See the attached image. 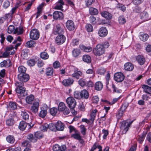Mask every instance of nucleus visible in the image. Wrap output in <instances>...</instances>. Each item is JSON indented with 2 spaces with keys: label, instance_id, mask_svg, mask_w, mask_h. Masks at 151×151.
<instances>
[{
  "label": "nucleus",
  "instance_id": "nucleus-1",
  "mask_svg": "<svg viewBox=\"0 0 151 151\" xmlns=\"http://www.w3.org/2000/svg\"><path fill=\"white\" fill-rule=\"evenodd\" d=\"M15 84L16 87L15 91L18 96L23 97L27 95V93L25 88L23 86V83L16 82Z\"/></svg>",
  "mask_w": 151,
  "mask_h": 151
},
{
  "label": "nucleus",
  "instance_id": "nucleus-2",
  "mask_svg": "<svg viewBox=\"0 0 151 151\" xmlns=\"http://www.w3.org/2000/svg\"><path fill=\"white\" fill-rule=\"evenodd\" d=\"M133 121L128 122V121H123L120 123V127L123 134H125L128 131L129 128L133 122Z\"/></svg>",
  "mask_w": 151,
  "mask_h": 151
},
{
  "label": "nucleus",
  "instance_id": "nucleus-3",
  "mask_svg": "<svg viewBox=\"0 0 151 151\" xmlns=\"http://www.w3.org/2000/svg\"><path fill=\"white\" fill-rule=\"evenodd\" d=\"M93 54L96 56H100L105 52V49L101 44H98L93 48Z\"/></svg>",
  "mask_w": 151,
  "mask_h": 151
},
{
  "label": "nucleus",
  "instance_id": "nucleus-4",
  "mask_svg": "<svg viewBox=\"0 0 151 151\" xmlns=\"http://www.w3.org/2000/svg\"><path fill=\"white\" fill-rule=\"evenodd\" d=\"M58 109L59 111H63L65 115L68 114L70 112L69 109L67 108L65 104L63 102L59 103L58 106Z\"/></svg>",
  "mask_w": 151,
  "mask_h": 151
},
{
  "label": "nucleus",
  "instance_id": "nucleus-5",
  "mask_svg": "<svg viewBox=\"0 0 151 151\" xmlns=\"http://www.w3.org/2000/svg\"><path fill=\"white\" fill-rule=\"evenodd\" d=\"M66 103L70 109H73L75 108L76 105L75 100L72 97H69L66 99Z\"/></svg>",
  "mask_w": 151,
  "mask_h": 151
},
{
  "label": "nucleus",
  "instance_id": "nucleus-6",
  "mask_svg": "<svg viewBox=\"0 0 151 151\" xmlns=\"http://www.w3.org/2000/svg\"><path fill=\"white\" fill-rule=\"evenodd\" d=\"M29 35L31 39L35 40H37L39 38L40 33L37 29H33L30 32Z\"/></svg>",
  "mask_w": 151,
  "mask_h": 151
},
{
  "label": "nucleus",
  "instance_id": "nucleus-7",
  "mask_svg": "<svg viewBox=\"0 0 151 151\" xmlns=\"http://www.w3.org/2000/svg\"><path fill=\"white\" fill-rule=\"evenodd\" d=\"M17 77L18 79L21 83H23L27 82L29 78V75L26 73H19Z\"/></svg>",
  "mask_w": 151,
  "mask_h": 151
},
{
  "label": "nucleus",
  "instance_id": "nucleus-8",
  "mask_svg": "<svg viewBox=\"0 0 151 151\" xmlns=\"http://www.w3.org/2000/svg\"><path fill=\"white\" fill-rule=\"evenodd\" d=\"M114 80L118 82H122L124 79V76L121 72H118L115 73L114 76Z\"/></svg>",
  "mask_w": 151,
  "mask_h": 151
},
{
  "label": "nucleus",
  "instance_id": "nucleus-9",
  "mask_svg": "<svg viewBox=\"0 0 151 151\" xmlns=\"http://www.w3.org/2000/svg\"><path fill=\"white\" fill-rule=\"evenodd\" d=\"M39 100H35L31 107V110L34 113H36L38 111L39 107Z\"/></svg>",
  "mask_w": 151,
  "mask_h": 151
},
{
  "label": "nucleus",
  "instance_id": "nucleus-10",
  "mask_svg": "<svg viewBox=\"0 0 151 151\" xmlns=\"http://www.w3.org/2000/svg\"><path fill=\"white\" fill-rule=\"evenodd\" d=\"M65 36L60 35L58 36L55 38L56 43L58 45H61L63 43L65 40Z\"/></svg>",
  "mask_w": 151,
  "mask_h": 151
},
{
  "label": "nucleus",
  "instance_id": "nucleus-11",
  "mask_svg": "<svg viewBox=\"0 0 151 151\" xmlns=\"http://www.w3.org/2000/svg\"><path fill=\"white\" fill-rule=\"evenodd\" d=\"M64 32V31L63 29L61 28L60 24H58L56 25L54 28V30L53 32V33L55 35L58 34H62Z\"/></svg>",
  "mask_w": 151,
  "mask_h": 151
},
{
  "label": "nucleus",
  "instance_id": "nucleus-12",
  "mask_svg": "<svg viewBox=\"0 0 151 151\" xmlns=\"http://www.w3.org/2000/svg\"><path fill=\"white\" fill-rule=\"evenodd\" d=\"M53 17L55 19H62L64 17L63 13L60 12L56 11L53 14Z\"/></svg>",
  "mask_w": 151,
  "mask_h": 151
},
{
  "label": "nucleus",
  "instance_id": "nucleus-13",
  "mask_svg": "<svg viewBox=\"0 0 151 151\" xmlns=\"http://www.w3.org/2000/svg\"><path fill=\"white\" fill-rule=\"evenodd\" d=\"M108 34V31L106 28L104 27H102L99 30L98 34L100 36L104 37Z\"/></svg>",
  "mask_w": 151,
  "mask_h": 151
},
{
  "label": "nucleus",
  "instance_id": "nucleus-14",
  "mask_svg": "<svg viewBox=\"0 0 151 151\" xmlns=\"http://www.w3.org/2000/svg\"><path fill=\"white\" fill-rule=\"evenodd\" d=\"M66 26L67 28L70 31H72L75 29V25L73 21L68 20L66 23Z\"/></svg>",
  "mask_w": 151,
  "mask_h": 151
},
{
  "label": "nucleus",
  "instance_id": "nucleus-15",
  "mask_svg": "<svg viewBox=\"0 0 151 151\" xmlns=\"http://www.w3.org/2000/svg\"><path fill=\"white\" fill-rule=\"evenodd\" d=\"M136 60L138 63L141 65H143L146 61L145 57L143 56L140 55H138L137 56Z\"/></svg>",
  "mask_w": 151,
  "mask_h": 151
},
{
  "label": "nucleus",
  "instance_id": "nucleus-16",
  "mask_svg": "<svg viewBox=\"0 0 151 151\" xmlns=\"http://www.w3.org/2000/svg\"><path fill=\"white\" fill-rule=\"evenodd\" d=\"M74 82L73 80L71 78L64 79L62 82L63 84L66 86H68L72 84Z\"/></svg>",
  "mask_w": 151,
  "mask_h": 151
},
{
  "label": "nucleus",
  "instance_id": "nucleus-17",
  "mask_svg": "<svg viewBox=\"0 0 151 151\" xmlns=\"http://www.w3.org/2000/svg\"><path fill=\"white\" fill-rule=\"evenodd\" d=\"M141 19L142 20V22H144L149 19L148 14L147 12L143 11L141 12L140 14Z\"/></svg>",
  "mask_w": 151,
  "mask_h": 151
},
{
  "label": "nucleus",
  "instance_id": "nucleus-18",
  "mask_svg": "<svg viewBox=\"0 0 151 151\" xmlns=\"http://www.w3.org/2000/svg\"><path fill=\"white\" fill-rule=\"evenodd\" d=\"M82 75V73L81 71L78 70L77 69H75L74 73L72 75V76L78 79Z\"/></svg>",
  "mask_w": 151,
  "mask_h": 151
},
{
  "label": "nucleus",
  "instance_id": "nucleus-19",
  "mask_svg": "<svg viewBox=\"0 0 151 151\" xmlns=\"http://www.w3.org/2000/svg\"><path fill=\"white\" fill-rule=\"evenodd\" d=\"M20 109H22L21 111V116L23 119L25 120H28L29 119V114L26 112V111L23 109V108L20 106H19Z\"/></svg>",
  "mask_w": 151,
  "mask_h": 151
},
{
  "label": "nucleus",
  "instance_id": "nucleus-20",
  "mask_svg": "<svg viewBox=\"0 0 151 151\" xmlns=\"http://www.w3.org/2000/svg\"><path fill=\"white\" fill-rule=\"evenodd\" d=\"M17 104L15 102H10L7 106V108L8 109L10 110H14L17 109Z\"/></svg>",
  "mask_w": 151,
  "mask_h": 151
},
{
  "label": "nucleus",
  "instance_id": "nucleus-21",
  "mask_svg": "<svg viewBox=\"0 0 151 151\" xmlns=\"http://www.w3.org/2000/svg\"><path fill=\"white\" fill-rule=\"evenodd\" d=\"M64 5V3L63 0H59L56 3V6L54 8L56 9H61L63 8Z\"/></svg>",
  "mask_w": 151,
  "mask_h": 151
},
{
  "label": "nucleus",
  "instance_id": "nucleus-22",
  "mask_svg": "<svg viewBox=\"0 0 151 151\" xmlns=\"http://www.w3.org/2000/svg\"><path fill=\"white\" fill-rule=\"evenodd\" d=\"M81 52L80 49L78 48L74 49L72 51V55L73 57L77 58L81 54Z\"/></svg>",
  "mask_w": 151,
  "mask_h": 151
},
{
  "label": "nucleus",
  "instance_id": "nucleus-23",
  "mask_svg": "<svg viewBox=\"0 0 151 151\" xmlns=\"http://www.w3.org/2000/svg\"><path fill=\"white\" fill-rule=\"evenodd\" d=\"M124 68L126 70L131 71L133 70L134 66L131 63H127L124 65Z\"/></svg>",
  "mask_w": 151,
  "mask_h": 151
},
{
  "label": "nucleus",
  "instance_id": "nucleus-24",
  "mask_svg": "<svg viewBox=\"0 0 151 151\" xmlns=\"http://www.w3.org/2000/svg\"><path fill=\"white\" fill-rule=\"evenodd\" d=\"M149 37L148 35L146 33L140 32L139 34V38L143 42L147 41Z\"/></svg>",
  "mask_w": 151,
  "mask_h": 151
},
{
  "label": "nucleus",
  "instance_id": "nucleus-25",
  "mask_svg": "<svg viewBox=\"0 0 151 151\" xmlns=\"http://www.w3.org/2000/svg\"><path fill=\"white\" fill-rule=\"evenodd\" d=\"M27 139L31 142L33 143L37 141L35 134H29L27 136Z\"/></svg>",
  "mask_w": 151,
  "mask_h": 151
},
{
  "label": "nucleus",
  "instance_id": "nucleus-26",
  "mask_svg": "<svg viewBox=\"0 0 151 151\" xmlns=\"http://www.w3.org/2000/svg\"><path fill=\"white\" fill-rule=\"evenodd\" d=\"M56 129L58 130L63 131L64 129V126L60 121H58L56 124Z\"/></svg>",
  "mask_w": 151,
  "mask_h": 151
},
{
  "label": "nucleus",
  "instance_id": "nucleus-27",
  "mask_svg": "<svg viewBox=\"0 0 151 151\" xmlns=\"http://www.w3.org/2000/svg\"><path fill=\"white\" fill-rule=\"evenodd\" d=\"M36 45V43L35 41L30 40L26 42L25 47H27L31 48L35 47Z\"/></svg>",
  "mask_w": 151,
  "mask_h": 151
},
{
  "label": "nucleus",
  "instance_id": "nucleus-28",
  "mask_svg": "<svg viewBox=\"0 0 151 151\" xmlns=\"http://www.w3.org/2000/svg\"><path fill=\"white\" fill-rule=\"evenodd\" d=\"M101 15L106 19H111L112 18L111 14L108 12L105 11L101 13Z\"/></svg>",
  "mask_w": 151,
  "mask_h": 151
},
{
  "label": "nucleus",
  "instance_id": "nucleus-29",
  "mask_svg": "<svg viewBox=\"0 0 151 151\" xmlns=\"http://www.w3.org/2000/svg\"><path fill=\"white\" fill-rule=\"evenodd\" d=\"M34 97L33 95H30L27 96L26 98V102L29 104H31L34 100Z\"/></svg>",
  "mask_w": 151,
  "mask_h": 151
},
{
  "label": "nucleus",
  "instance_id": "nucleus-30",
  "mask_svg": "<svg viewBox=\"0 0 151 151\" xmlns=\"http://www.w3.org/2000/svg\"><path fill=\"white\" fill-rule=\"evenodd\" d=\"M103 85L101 82L98 81L96 82L95 84V89L97 91H100L103 88Z\"/></svg>",
  "mask_w": 151,
  "mask_h": 151
},
{
  "label": "nucleus",
  "instance_id": "nucleus-31",
  "mask_svg": "<svg viewBox=\"0 0 151 151\" xmlns=\"http://www.w3.org/2000/svg\"><path fill=\"white\" fill-rule=\"evenodd\" d=\"M81 98H83L87 99L89 96V93L86 90H83L81 91Z\"/></svg>",
  "mask_w": 151,
  "mask_h": 151
},
{
  "label": "nucleus",
  "instance_id": "nucleus-32",
  "mask_svg": "<svg viewBox=\"0 0 151 151\" xmlns=\"http://www.w3.org/2000/svg\"><path fill=\"white\" fill-rule=\"evenodd\" d=\"M97 111L96 109H95L93 110L91 114L90 120L91 121H92V122H93L95 119Z\"/></svg>",
  "mask_w": 151,
  "mask_h": 151
},
{
  "label": "nucleus",
  "instance_id": "nucleus-33",
  "mask_svg": "<svg viewBox=\"0 0 151 151\" xmlns=\"http://www.w3.org/2000/svg\"><path fill=\"white\" fill-rule=\"evenodd\" d=\"M83 61L87 63H90L91 62V58L90 56L88 55H84L83 56Z\"/></svg>",
  "mask_w": 151,
  "mask_h": 151
},
{
  "label": "nucleus",
  "instance_id": "nucleus-34",
  "mask_svg": "<svg viewBox=\"0 0 151 151\" xmlns=\"http://www.w3.org/2000/svg\"><path fill=\"white\" fill-rule=\"evenodd\" d=\"M27 126V123L24 121L21 122L19 126V128L21 130H24Z\"/></svg>",
  "mask_w": 151,
  "mask_h": 151
},
{
  "label": "nucleus",
  "instance_id": "nucleus-35",
  "mask_svg": "<svg viewBox=\"0 0 151 151\" xmlns=\"http://www.w3.org/2000/svg\"><path fill=\"white\" fill-rule=\"evenodd\" d=\"M79 47L81 50L86 52H89L92 50L91 47H86L83 45H80Z\"/></svg>",
  "mask_w": 151,
  "mask_h": 151
},
{
  "label": "nucleus",
  "instance_id": "nucleus-36",
  "mask_svg": "<svg viewBox=\"0 0 151 151\" xmlns=\"http://www.w3.org/2000/svg\"><path fill=\"white\" fill-rule=\"evenodd\" d=\"M53 73V70L52 68H48L46 69L45 74L48 76L52 75Z\"/></svg>",
  "mask_w": 151,
  "mask_h": 151
},
{
  "label": "nucleus",
  "instance_id": "nucleus-37",
  "mask_svg": "<svg viewBox=\"0 0 151 151\" xmlns=\"http://www.w3.org/2000/svg\"><path fill=\"white\" fill-rule=\"evenodd\" d=\"M89 12L91 15H96L98 14L99 12L97 9L93 7H91L89 9Z\"/></svg>",
  "mask_w": 151,
  "mask_h": 151
},
{
  "label": "nucleus",
  "instance_id": "nucleus-38",
  "mask_svg": "<svg viewBox=\"0 0 151 151\" xmlns=\"http://www.w3.org/2000/svg\"><path fill=\"white\" fill-rule=\"evenodd\" d=\"M142 88L144 91L149 94H150V92H151V87L147 85H144L142 86Z\"/></svg>",
  "mask_w": 151,
  "mask_h": 151
},
{
  "label": "nucleus",
  "instance_id": "nucleus-39",
  "mask_svg": "<svg viewBox=\"0 0 151 151\" xmlns=\"http://www.w3.org/2000/svg\"><path fill=\"white\" fill-rule=\"evenodd\" d=\"M71 137L74 139L77 140L80 139L81 137L80 135V133L78 131H77V132H75V133L71 134Z\"/></svg>",
  "mask_w": 151,
  "mask_h": 151
},
{
  "label": "nucleus",
  "instance_id": "nucleus-40",
  "mask_svg": "<svg viewBox=\"0 0 151 151\" xmlns=\"http://www.w3.org/2000/svg\"><path fill=\"white\" fill-rule=\"evenodd\" d=\"M22 146L24 147H26V148L31 147V145L29 141L25 140L22 142Z\"/></svg>",
  "mask_w": 151,
  "mask_h": 151
},
{
  "label": "nucleus",
  "instance_id": "nucleus-41",
  "mask_svg": "<svg viewBox=\"0 0 151 151\" xmlns=\"http://www.w3.org/2000/svg\"><path fill=\"white\" fill-rule=\"evenodd\" d=\"M47 114V109H41V110L39 114V116L41 118H44L45 117Z\"/></svg>",
  "mask_w": 151,
  "mask_h": 151
},
{
  "label": "nucleus",
  "instance_id": "nucleus-42",
  "mask_svg": "<svg viewBox=\"0 0 151 151\" xmlns=\"http://www.w3.org/2000/svg\"><path fill=\"white\" fill-rule=\"evenodd\" d=\"M7 141L8 142L10 143H13L15 141L14 137L12 135L8 136L6 138Z\"/></svg>",
  "mask_w": 151,
  "mask_h": 151
},
{
  "label": "nucleus",
  "instance_id": "nucleus-43",
  "mask_svg": "<svg viewBox=\"0 0 151 151\" xmlns=\"http://www.w3.org/2000/svg\"><path fill=\"white\" fill-rule=\"evenodd\" d=\"M36 137V139H40L43 138L44 137V135L43 134L40 132H37L34 133Z\"/></svg>",
  "mask_w": 151,
  "mask_h": 151
},
{
  "label": "nucleus",
  "instance_id": "nucleus-44",
  "mask_svg": "<svg viewBox=\"0 0 151 151\" xmlns=\"http://www.w3.org/2000/svg\"><path fill=\"white\" fill-rule=\"evenodd\" d=\"M40 56L41 58L42 59L46 60L48 59L49 55L46 52H41L40 54Z\"/></svg>",
  "mask_w": 151,
  "mask_h": 151
},
{
  "label": "nucleus",
  "instance_id": "nucleus-45",
  "mask_svg": "<svg viewBox=\"0 0 151 151\" xmlns=\"http://www.w3.org/2000/svg\"><path fill=\"white\" fill-rule=\"evenodd\" d=\"M14 119L12 118H9L6 121V124L8 126H11L14 124Z\"/></svg>",
  "mask_w": 151,
  "mask_h": 151
},
{
  "label": "nucleus",
  "instance_id": "nucleus-46",
  "mask_svg": "<svg viewBox=\"0 0 151 151\" xmlns=\"http://www.w3.org/2000/svg\"><path fill=\"white\" fill-rule=\"evenodd\" d=\"M18 70L19 73L22 74L25 73L26 68L24 66H21L19 67Z\"/></svg>",
  "mask_w": 151,
  "mask_h": 151
},
{
  "label": "nucleus",
  "instance_id": "nucleus-47",
  "mask_svg": "<svg viewBox=\"0 0 151 151\" xmlns=\"http://www.w3.org/2000/svg\"><path fill=\"white\" fill-rule=\"evenodd\" d=\"M74 97L77 99H81V92H80L78 91H75L74 93Z\"/></svg>",
  "mask_w": 151,
  "mask_h": 151
},
{
  "label": "nucleus",
  "instance_id": "nucleus-48",
  "mask_svg": "<svg viewBox=\"0 0 151 151\" xmlns=\"http://www.w3.org/2000/svg\"><path fill=\"white\" fill-rule=\"evenodd\" d=\"M86 28L87 31L88 32H92L93 30V27L90 24H87L86 26Z\"/></svg>",
  "mask_w": 151,
  "mask_h": 151
},
{
  "label": "nucleus",
  "instance_id": "nucleus-49",
  "mask_svg": "<svg viewBox=\"0 0 151 151\" xmlns=\"http://www.w3.org/2000/svg\"><path fill=\"white\" fill-rule=\"evenodd\" d=\"M118 21L120 24H122L126 22V20L123 16H120L119 17Z\"/></svg>",
  "mask_w": 151,
  "mask_h": 151
},
{
  "label": "nucleus",
  "instance_id": "nucleus-50",
  "mask_svg": "<svg viewBox=\"0 0 151 151\" xmlns=\"http://www.w3.org/2000/svg\"><path fill=\"white\" fill-rule=\"evenodd\" d=\"M57 111V108L53 107L50 109V113L52 116H55L56 114Z\"/></svg>",
  "mask_w": 151,
  "mask_h": 151
},
{
  "label": "nucleus",
  "instance_id": "nucleus-51",
  "mask_svg": "<svg viewBox=\"0 0 151 151\" xmlns=\"http://www.w3.org/2000/svg\"><path fill=\"white\" fill-rule=\"evenodd\" d=\"M81 132L83 135H85L86 134V129L85 128L84 125H82L80 126Z\"/></svg>",
  "mask_w": 151,
  "mask_h": 151
},
{
  "label": "nucleus",
  "instance_id": "nucleus-52",
  "mask_svg": "<svg viewBox=\"0 0 151 151\" xmlns=\"http://www.w3.org/2000/svg\"><path fill=\"white\" fill-rule=\"evenodd\" d=\"M78 83L82 87H83L86 85V82L85 80L82 78L80 79L79 80Z\"/></svg>",
  "mask_w": 151,
  "mask_h": 151
},
{
  "label": "nucleus",
  "instance_id": "nucleus-53",
  "mask_svg": "<svg viewBox=\"0 0 151 151\" xmlns=\"http://www.w3.org/2000/svg\"><path fill=\"white\" fill-rule=\"evenodd\" d=\"M48 125L49 126L48 128L50 130L55 131L56 129V124H53L51 123L48 124Z\"/></svg>",
  "mask_w": 151,
  "mask_h": 151
},
{
  "label": "nucleus",
  "instance_id": "nucleus-54",
  "mask_svg": "<svg viewBox=\"0 0 151 151\" xmlns=\"http://www.w3.org/2000/svg\"><path fill=\"white\" fill-rule=\"evenodd\" d=\"M27 64L29 66H32L35 64V61L34 59H31L28 60Z\"/></svg>",
  "mask_w": 151,
  "mask_h": 151
},
{
  "label": "nucleus",
  "instance_id": "nucleus-55",
  "mask_svg": "<svg viewBox=\"0 0 151 151\" xmlns=\"http://www.w3.org/2000/svg\"><path fill=\"white\" fill-rule=\"evenodd\" d=\"M48 127H49L48 124L46 123L45 124L42 126L41 129L42 131L45 132L47 131V129L48 128Z\"/></svg>",
  "mask_w": 151,
  "mask_h": 151
},
{
  "label": "nucleus",
  "instance_id": "nucleus-56",
  "mask_svg": "<svg viewBox=\"0 0 151 151\" xmlns=\"http://www.w3.org/2000/svg\"><path fill=\"white\" fill-rule=\"evenodd\" d=\"M95 1V0H85L86 5V6L88 7L91 5Z\"/></svg>",
  "mask_w": 151,
  "mask_h": 151
},
{
  "label": "nucleus",
  "instance_id": "nucleus-57",
  "mask_svg": "<svg viewBox=\"0 0 151 151\" xmlns=\"http://www.w3.org/2000/svg\"><path fill=\"white\" fill-rule=\"evenodd\" d=\"M89 21L91 23L93 24H95L96 23V18L92 16H91L89 18Z\"/></svg>",
  "mask_w": 151,
  "mask_h": 151
},
{
  "label": "nucleus",
  "instance_id": "nucleus-58",
  "mask_svg": "<svg viewBox=\"0 0 151 151\" xmlns=\"http://www.w3.org/2000/svg\"><path fill=\"white\" fill-rule=\"evenodd\" d=\"M117 7L119 8L121 10L124 12L126 10V7L124 5L120 3H118L117 5Z\"/></svg>",
  "mask_w": 151,
  "mask_h": 151
},
{
  "label": "nucleus",
  "instance_id": "nucleus-59",
  "mask_svg": "<svg viewBox=\"0 0 151 151\" xmlns=\"http://www.w3.org/2000/svg\"><path fill=\"white\" fill-rule=\"evenodd\" d=\"M15 31L18 35H21L23 33V29L22 28L20 27L19 28H16Z\"/></svg>",
  "mask_w": 151,
  "mask_h": 151
},
{
  "label": "nucleus",
  "instance_id": "nucleus-60",
  "mask_svg": "<svg viewBox=\"0 0 151 151\" xmlns=\"http://www.w3.org/2000/svg\"><path fill=\"white\" fill-rule=\"evenodd\" d=\"M14 29V27L13 25H10L8 28L7 32L9 34L12 33Z\"/></svg>",
  "mask_w": 151,
  "mask_h": 151
},
{
  "label": "nucleus",
  "instance_id": "nucleus-61",
  "mask_svg": "<svg viewBox=\"0 0 151 151\" xmlns=\"http://www.w3.org/2000/svg\"><path fill=\"white\" fill-rule=\"evenodd\" d=\"M106 71V70L105 69L103 68H101L98 70L97 73L100 75H103L104 74Z\"/></svg>",
  "mask_w": 151,
  "mask_h": 151
},
{
  "label": "nucleus",
  "instance_id": "nucleus-62",
  "mask_svg": "<svg viewBox=\"0 0 151 151\" xmlns=\"http://www.w3.org/2000/svg\"><path fill=\"white\" fill-rule=\"evenodd\" d=\"M145 137V134H142L141 136L138 139V141L140 143H142Z\"/></svg>",
  "mask_w": 151,
  "mask_h": 151
},
{
  "label": "nucleus",
  "instance_id": "nucleus-63",
  "mask_svg": "<svg viewBox=\"0 0 151 151\" xmlns=\"http://www.w3.org/2000/svg\"><path fill=\"white\" fill-rule=\"evenodd\" d=\"M125 111H124L120 109V110L118 111V113L117 115V117L118 118L120 119V118L122 116L123 114Z\"/></svg>",
  "mask_w": 151,
  "mask_h": 151
},
{
  "label": "nucleus",
  "instance_id": "nucleus-64",
  "mask_svg": "<svg viewBox=\"0 0 151 151\" xmlns=\"http://www.w3.org/2000/svg\"><path fill=\"white\" fill-rule=\"evenodd\" d=\"M53 67L55 68H57L60 67V64L59 62L58 61H55L53 63Z\"/></svg>",
  "mask_w": 151,
  "mask_h": 151
}]
</instances>
